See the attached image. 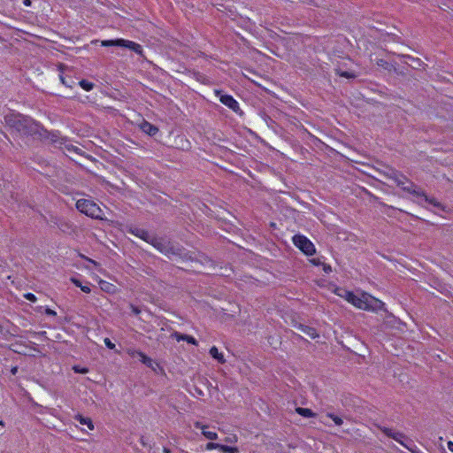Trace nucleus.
Returning <instances> with one entry per match:
<instances>
[{"label":"nucleus","mask_w":453,"mask_h":453,"mask_svg":"<svg viewBox=\"0 0 453 453\" xmlns=\"http://www.w3.org/2000/svg\"><path fill=\"white\" fill-rule=\"evenodd\" d=\"M131 308H132V311L134 314H139L140 313V310L137 307L132 305Z\"/></svg>","instance_id":"obj_33"},{"label":"nucleus","mask_w":453,"mask_h":453,"mask_svg":"<svg viewBox=\"0 0 453 453\" xmlns=\"http://www.w3.org/2000/svg\"><path fill=\"white\" fill-rule=\"evenodd\" d=\"M210 355L220 364H225L226 359L223 353L219 352L216 346H212L209 351Z\"/></svg>","instance_id":"obj_12"},{"label":"nucleus","mask_w":453,"mask_h":453,"mask_svg":"<svg viewBox=\"0 0 453 453\" xmlns=\"http://www.w3.org/2000/svg\"><path fill=\"white\" fill-rule=\"evenodd\" d=\"M16 119H18V122H19V123H21V121H24V122L28 121V119H26V118H25L24 116H22V115H18V116H16Z\"/></svg>","instance_id":"obj_31"},{"label":"nucleus","mask_w":453,"mask_h":453,"mask_svg":"<svg viewBox=\"0 0 453 453\" xmlns=\"http://www.w3.org/2000/svg\"><path fill=\"white\" fill-rule=\"evenodd\" d=\"M81 289L84 293H90L91 292V288H90V287L88 285L81 286Z\"/></svg>","instance_id":"obj_28"},{"label":"nucleus","mask_w":453,"mask_h":453,"mask_svg":"<svg viewBox=\"0 0 453 453\" xmlns=\"http://www.w3.org/2000/svg\"><path fill=\"white\" fill-rule=\"evenodd\" d=\"M195 426L196 428H198L202 431V434L204 435L205 438H207L208 440H216L218 438V434L216 432L214 431H209L208 430V426H205V425H203L202 423L200 422H196L195 424Z\"/></svg>","instance_id":"obj_10"},{"label":"nucleus","mask_w":453,"mask_h":453,"mask_svg":"<svg viewBox=\"0 0 453 453\" xmlns=\"http://www.w3.org/2000/svg\"><path fill=\"white\" fill-rule=\"evenodd\" d=\"M183 341H186L192 345H197V341L193 336L188 334L184 335Z\"/></svg>","instance_id":"obj_20"},{"label":"nucleus","mask_w":453,"mask_h":453,"mask_svg":"<svg viewBox=\"0 0 453 453\" xmlns=\"http://www.w3.org/2000/svg\"><path fill=\"white\" fill-rule=\"evenodd\" d=\"M16 352L18 353H20V354H24V355H27V356H35L34 353H32V351L34 352H36V353H40L38 348H37V344L36 343H31V345L29 347H26V349H15Z\"/></svg>","instance_id":"obj_14"},{"label":"nucleus","mask_w":453,"mask_h":453,"mask_svg":"<svg viewBox=\"0 0 453 453\" xmlns=\"http://www.w3.org/2000/svg\"><path fill=\"white\" fill-rule=\"evenodd\" d=\"M73 371L77 373L85 374L88 372V368L80 367V366H73Z\"/></svg>","instance_id":"obj_22"},{"label":"nucleus","mask_w":453,"mask_h":453,"mask_svg":"<svg viewBox=\"0 0 453 453\" xmlns=\"http://www.w3.org/2000/svg\"><path fill=\"white\" fill-rule=\"evenodd\" d=\"M335 293L358 309L370 311L384 310L385 303L368 293L354 294L343 288H337Z\"/></svg>","instance_id":"obj_1"},{"label":"nucleus","mask_w":453,"mask_h":453,"mask_svg":"<svg viewBox=\"0 0 453 453\" xmlns=\"http://www.w3.org/2000/svg\"><path fill=\"white\" fill-rule=\"evenodd\" d=\"M101 288L106 291H110V288L112 287L110 283L101 280L100 281Z\"/></svg>","instance_id":"obj_23"},{"label":"nucleus","mask_w":453,"mask_h":453,"mask_svg":"<svg viewBox=\"0 0 453 453\" xmlns=\"http://www.w3.org/2000/svg\"><path fill=\"white\" fill-rule=\"evenodd\" d=\"M73 283H74L77 287H80V288H81V286H82V285L81 284V282H80L79 280H73Z\"/></svg>","instance_id":"obj_37"},{"label":"nucleus","mask_w":453,"mask_h":453,"mask_svg":"<svg viewBox=\"0 0 453 453\" xmlns=\"http://www.w3.org/2000/svg\"><path fill=\"white\" fill-rule=\"evenodd\" d=\"M324 271H325L326 273H328V272H330V271H331V267H330V266H325V267H324Z\"/></svg>","instance_id":"obj_39"},{"label":"nucleus","mask_w":453,"mask_h":453,"mask_svg":"<svg viewBox=\"0 0 453 453\" xmlns=\"http://www.w3.org/2000/svg\"><path fill=\"white\" fill-rule=\"evenodd\" d=\"M298 328L303 332L305 334L309 335L311 338L312 339H315L316 337L319 336L316 329H314L313 327H311L309 326H305V325H299Z\"/></svg>","instance_id":"obj_15"},{"label":"nucleus","mask_w":453,"mask_h":453,"mask_svg":"<svg viewBox=\"0 0 453 453\" xmlns=\"http://www.w3.org/2000/svg\"><path fill=\"white\" fill-rule=\"evenodd\" d=\"M222 450L224 452H228V453H237L238 452V449L236 448H232V447H222Z\"/></svg>","instance_id":"obj_25"},{"label":"nucleus","mask_w":453,"mask_h":453,"mask_svg":"<svg viewBox=\"0 0 453 453\" xmlns=\"http://www.w3.org/2000/svg\"><path fill=\"white\" fill-rule=\"evenodd\" d=\"M382 63H383V60H380V62H378V65H382Z\"/></svg>","instance_id":"obj_41"},{"label":"nucleus","mask_w":453,"mask_h":453,"mask_svg":"<svg viewBox=\"0 0 453 453\" xmlns=\"http://www.w3.org/2000/svg\"><path fill=\"white\" fill-rule=\"evenodd\" d=\"M326 417H328V418H330L332 420H334V417H336V415H334V414H333V413L328 412V413L326 414Z\"/></svg>","instance_id":"obj_36"},{"label":"nucleus","mask_w":453,"mask_h":453,"mask_svg":"<svg viewBox=\"0 0 453 453\" xmlns=\"http://www.w3.org/2000/svg\"><path fill=\"white\" fill-rule=\"evenodd\" d=\"M395 180L397 186L401 187L403 190L420 196L419 192L416 189V187L413 185V183L409 181L405 176L399 173H395Z\"/></svg>","instance_id":"obj_7"},{"label":"nucleus","mask_w":453,"mask_h":453,"mask_svg":"<svg viewBox=\"0 0 453 453\" xmlns=\"http://www.w3.org/2000/svg\"><path fill=\"white\" fill-rule=\"evenodd\" d=\"M173 335H174L175 339L178 342H180V341H183V338H184L185 334H180V333H175Z\"/></svg>","instance_id":"obj_29"},{"label":"nucleus","mask_w":453,"mask_h":453,"mask_svg":"<svg viewBox=\"0 0 453 453\" xmlns=\"http://www.w3.org/2000/svg\"><path fill=\"white\" fill-rule=\"evenodd\" d=\"M76 208L81 213L93 218V219H103L104 213L101 208L92 200L89 199H79L76 202Z\"/></svg>","instance_id":"obj_2"},{"label":"nucleus","mask_w":453,"mask_h":453,"mask_svg":"<svg viewBox=\"0 0 453 453\" xmlns=\"http://www.w3.org/2000/svg\"><path fill=\"white\" fill-rule=\"evenodd\" d=\"M101 45L104 47L109 46H118L127 48L135 53L142 55V47L132 41L125 40V39H116V40H104L101 42Z\"/></svg>","instance_id":"obj_3"},{"label":"nucleus","mask_w":453,"mask_h":453,"mask_svg":"<svg viewBox=\"0 0 453 453\" xmlns=\"http://www.w3.org/2000/svg\"><path fill=\"white\" fill-rule=\"evenodd\" d=\"M129 232L146 241L147 242H150L154 247H156L157 250H159L161 252H164V246L161 242V241L157 240V238H155L154 236H152L151 234H150V233L142 228H140V227H131Z\"/></svg>","instance_id":"obj_4"},{"label":"nucleus","mask_w":453,"mask_h":453,"mask_svg":"<svg viewBox=\"0 0 453 453\" xmlns=\"http://www.w3.org/2000/svg\"><path fill=\"white\" fill-rule=\"evenodd\" d=\"M222 445H219L218 443H214V442H209L207 445H206V449L211 450V449H222Z\"/></svg>","instance_id":"obj_21"},{"label":"nucleus","mask_w":453,"mask_h":453,"mask_svg":"<svg viewBox=\"0 0 453 453\" xmlns=\"http://www.w3.org/2000/svg\"><path fill=\"white\" fill-rule=\"evenodd\" d=\"M25 298L28 301H31V302H35L36 301V296L32 294V293H27L24 295Z\"/></svg>","instance_id":"obj_26"},{"label":"nucleus","mask_w":453,"mask_h":453,"mask_svg":"<svg viewBox=\"0 0 453 453\" xmlns=\"http://www.w3.org/2000/svg\"><path fill=\"white\" fill-rule=\"evenodd\" d=\"M296 412L303 416V417H305V418H312L315 416V414L312 412L311 410L310 409H307V408H296Z\"/></svg>","instance_id":"obj_17"},{"label":"nucleus","mask_w":453,"mask_h":453,"mask_svg":"<svg viewBox=\"0 0 453 453\" xmlns=\"http://www.w3.org/2000/svg\"><path fill=\"white\" fill-rule=\"evenodd\" d=\"M104 342L107 348L111 349L115 348V344L109 338H104Z\"/></svg>","instance_id":"obj_24"},{"label":"nucleus","mask_w":453,"mask_h":453,"mask_svg":"<svg viewBox=\"0 0 453 453\" xmlns=\"http://www.w3.org/2000/svg\"><path fill=\"white\" fill-rule=\"evenodd\" d=\"M24 5L30 6L31 5V0H24L23 1Z\"/></svg>","instance_id":"obj_35"},{"label":"nucleus","mask_w":453,"mask_h":453,"mask_svg":"<svg viewBox=\"0 0 453 453\" xmlns=\"http://www.w3.org/2000/svg\"><path fill=\"white\" fill-rule=\"evenodd\" d=\"M164 452H165V453H170L169 449H164Z\"/></svg>","instance_id":"obj_40"},{"label":"nucleus","mask_w":453,"mask_h":453,"mask_svg":"<svg viewBox=\"0 0 453 453\" xmlns=\"http://www.w3.org/2000/svg\"><path fill=\"white\" fill-rule=\"evenodd\" d=\"M127 353L132 357H139L140 361L146 365L148 367H152L153 361L150 357H147L143 352L136 349H128Z\"/></svg>","instance_id":"obj_8"},{"label":"nucleus","mask_w":453,"mask_h":453,"mask_svg":"<svg viewBox=\"0 0 453 453\" xmlns=\"http://www.w3.org/2000/svg\"><path fill=\"white\" fill-rule=\"evenodd\" d=\"M422 196H424V197H425V200H426V201H428L430 203L434 204V206H437V205H438V203H437L434 202L432 199H431V200H428V199H427V197H426V196H425L424 195H422Z\"/></svg>","instance_id":"obj_34"},{"label":"nucleus","mask_w":453,"mask_h":453,"mask_svg":"<svg viewBox=\"0 0 453 453\" xmlns=\"http://www.w3.org/2000/svg\"><path fill=\"white\" fill-rule=\"evenodd\" d=\"M80 86L86 91H90L94 88V84L88 81L81 80L79 82Z\"/></svg>","instance_id":"obj_19"},{"label":"nucleus","mask_w":453,"mask_h":453,"mask_svg":"<svg viewBox=\"0 0 453 453\" xmlns=\"http://www.w3.org/2000/svg\"><path fill=\"white\" fill-rule=\"evenodd\" d=\"M45 313L49 316H56L57 315V312L50 308H47L45 310Z\"/></svg>","instance_id":"obj_30"},{"label":"nucleus","mask_w":453,"mask_h":453,"mask_svg":"<svg viewBox=\"0 0 453 453\" xmlns=\"http://www.w3.org/2000/svg\"><path fill=\"white\" fill-rule=\"evenodd\" d=\"M293 242L306 255H312L315 252V247L313 243L303 235H295L293 237Z\"/></svg>","instance_id":"obj_5"},{"label":"nucleus","mask_w":453,"mask_h":453,"mask_svg":"<svg viewBox=\"0 0 453 453\" xmlns=\"http://www.w3.org/2000/svg\"><path fill=\"white\" fill-rule=\"evenodd\" d=\"M74 418L77 421H79L80 424L87 426V427L89 430H94L95 426H94L93 421L90 418H85V417L81 416V414H76L74 416Z\"/></svg>","instance_id":"obj_13"},{"label":"nucleus","mask_w":453,"mask_h":453,"mask_svg":"<svg viewBox=\"0 0 453 453\" xmlns=\"http://www.w3.org/2000/svg\"><path fill=\"white\" fill-rule=\"evenodd\" d=\"M225 453H228V452H225Z\"/></svg>","instance_id":"obj_42"},{"label":"nucleus","mask_w":453,"mask_h":453,"mask_svg":"<svg viewBox=\"0 0 453 453\" xmlns=\"http://www.w3.org/2000/svg\"><path fill=\"white\" fill-rule=\"evenodd\" d=\"M384 433L388 436L402 444L404 447L405 440H410L403 434L400 432H395L388 428L384 429Z\"/></svg>","instance_id":"obj_9"},{"label":"nucleus","mask_w":453,"mask_h":453,"mask_svg":"<svg viewBox=\"0 0 453 453\" xmlns=\"http://www.w3.org/2000/svg\"><path fill=\"white\" fill-rule=\"evenodd\" d=\"M449 451L453 452V441H449L447 443Z\"/></svg>","instance_id":"obj_32"},{"label":"nucleus","mask_w":453,"mask_h":453,"mask_svg":"<svg viewBox=\"0 0 453 453\" xmlns=\"http://www.w3.org/2000/svg\"><path fill=\"white\" fill-rule=\"evenodd\" d=\"M140 127L142 132L148 134L150 136L155 135L158 132V128L148 121H143Z\"/></svg>","instance_id":"obj_11"},{"label":"nucleus","mask_w":453,"mask_h":453,"mask_svg":"<svg viewBox=\"0 0 453 453\" xmlns=\"http://www.w3.org/2000/svg\"><path fill=\"white\" fill-rule=\"evenodd\" d=\"M404 448L409 449L412 453H422L418 447L414 443L412 440H405Z\"/></svg>","instance_id":"obj_16"},{"label":"nucleus","mask_w":453,"mask_h":453,"mask_svg":"<svg viewBox=\"0 0 453 453\" xmlns=\"http://www.w3.org/2000/svg\"><path fill=\"white\" fill-rule=\"evenodd\" d=\"M333 421L334 422V424L336 426H342V423H343V420L340 417H338V416L334 417V420Z\"/></svg>","instance_id":"obj_27"},{"label":"nucleus","mask_w":453,"mask_h":453,"mask_svg":"<svg viewBox=\"0 0 453 453\" xmlns=\"http://www.w3.org/2000/svg\"><path fill=\"white\" fill-rule=\"evenodd\" d=\"M17 372H18V367H16V366H15V367H13V368L12 369V374H16V373H17Z\"/></svg>","instance_id":"obj_38"},{"label":"nucleus","mask_w":453,"mask_h":453,"mask_svg":"<svg viewBox=\"0 0 453 453\" xmlns=\"http://www.w3.org/2000/svg\"><path fill=\"white\" fill-rule=\"evenodd\" d=\"M336 73L338 75L347 79L355 78L357 76L356 73L353 72L342 71L341 69H336Z\"/></svg>","instance_id":"obj_18"},{"label":"nucleus","mask_w":453,"mask_h":453,"mask_svg":"<svg viewBox=\"0 0 453 453\" xmlns=\"http://www.w3.org/2000/svg\"><path fill=\"white\" fill-rule=\"evenodd\" d=\"M215 94L219 97V101L229 109L234 112H238L240 111L239 103L232 96L222 94L220 90H215Z\"/></svg>","instance_id":"obj_6"}]
</instances>
